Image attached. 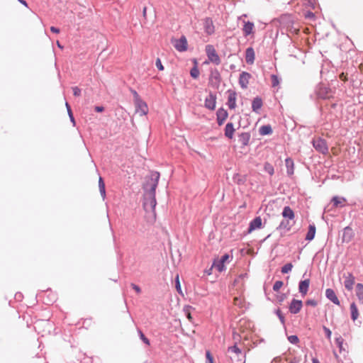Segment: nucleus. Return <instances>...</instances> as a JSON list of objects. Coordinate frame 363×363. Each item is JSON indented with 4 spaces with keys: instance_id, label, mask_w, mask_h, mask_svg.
Instances as JSON below:
<instances>
[{
    "instance_id": "ea45409f",
    "label": "nucleus",
    "mask_w": 363,
    "mask_h": 363,
    "mask_svg": "<svg viewBox=\"0 0 363 363\" xmlns=\"http://www.w3.org/2000/svg\"><path fill=\"white\" fill-rule=\"evenodd\" d=\"M275 313L278 316L281 324L283 325H285V318H284V315L282 314L281 310L279 308L277 309L275 311Z\"/></svg>"
},
{
    "instance_id": "774afa93",
    "label": "nucleus",
    "mask_w": 363,
    "mask_h": 363,
    "mask_svg": "<svg viewBox=\"0 0 363 363\" xmlns=\"http://www.w3.org/2000/svg\"><path fill=\"white\" fill-rule=\"evenodd\" d=\"M313 363H320V362H318V359H313Z\"/></svg>"
},
{
    "instance_id": "a18cd8bd",
    "label": "nucleus",
    "mask_w": 363,
    "mask_h": 363,
    "mask_svg": "<svg viewBox=\"0 0 363 363\" xmlns=\"http://www.w3.org/2000/svg\"><path fill=\"white\" fill-rule=\"evenodd\" d=\"M206 363H213V358L210 352V351L207 350L206 352Z\"/></svg>"
},
{
    "instance_id": "5fc2aeb1",
    "label": "nucleus",
    "mask_w": 363,
    "mask_h": 363,
    "mask_svg": "<svg viewBox=\"0 0 363 363\" xmlns=\"http://www.w3.org/2000/svg\"><path fill=\"white\" fill-rule=\"evenodd\" d=\"M336 342H337V345L339 347L340 350H341L342 349V345H343V340H342V337L337 338Z\"/></svg>"
},
{
    "instance_id": "c85d7f7f",
    "label": "nucleus",
    "mask_w": 363,
    "mask_h": 363,
    "mask_svg": "<svg viewBox=\"0 0 363 363\" xmlns=\"http://www.w3.org/2000/svg\"><path fill=\"white\" fill-rule=\"evenodd\" d=\"M316 228L314 224L310 225L308 227V233L306 235V240L308 241H311L313 240L315 235Z\"/></svg>"
},
{
    "instance_id": "58836bf2",
    "label": "nucleus",
    "mask_w": 363,
    "mask_h": 363,
    "mask_svg": "<svg viewBox=\"0 0 363 363\" xmlns=\"http://www.w3.org/2000/svg\"><path fill=\"white\" fill-rule=\"evenodd\" d=\"M264 168L265 172H267L270 175H272L274 173V169L273 166L269 163H265Z\"/></svg>"
},
{
    "instance_id": "49530a36",
    "label": "nucleus",
    "mask_w": 363,
    "mask_h": 363,
    "mask_svg": "<svg viewBox=\"0 0 363 363\" xmlns=\"http://www.w3.org/2000/svg\"><path fill=\"white\" fill-rule=\"evenodd\" d=\"M155 65L160 71L164 70V66L162 65L161 60L160 58H157L155 61Z\"/></svg>"
},
{
    "instance_id": "4d7b16f0",
    "label": "nucleus",
    "mask_w": 363,
    "mask_h": 363,
    "mask_svg": "<svg viewBox=\"0 0 363 363\" xmlns=\"http://www.w3.org/2000/svg\"><path fill=\"white\" fill-rule=\"evenodd\" d=\"M130 286L136 291L137 294H140L141 292V289L138 285L131 284Z\"/></svg>"
},
{
    "instance_id": "aec40b11",
    "label": "nucleus",
    "mask_w": 363,
    "mask_h": 363,
    "mask_svg": "<svg viewBox=\"0 0 363 363\" xmlns=\"http://www.w3.org/2000/svg\"><path fill=\"white\" fill-rule=\"evenodd\" d=\"M325 296L330 301H332L334 304L337 305V306L340 305V301H339L338 298L337 297L333 289H327L325 291Z\"/></svg>"
},
{
    "instance_id": "dca6fc26",
    "label": "nucleus",
    "mask_w": 363,
    "mask_h": 363,
    "mask_svg": "<svg viewBox=\"0 0 363 363\" xmlns=\"http://www.w3.org/2000/svg\"><path fill=\"white\" fill-rule=\"evenodd\" d=\"M228 113L227 111L220 108L217 111L216 116H217V123L218 125H221L223 124L224 121L228 118Z\"/></svg>"
},
{
    "instance_id": "a211bd4d",
    "label": "nucleus",
    "mask_w": 363,
    "mask_h": 363,
    "mask_svg": "<svg viewBox=\"0 0 363 363\" xmlns=\"http://www.w3.org/2000/svg\"><path fill=\"white\" fill-rule=\"evenodd\" d=\"M251 135L248 132L242 133L238 135V142L242 145V147L248 145Z\"/></svg>"
},
{
    "instance_id": "4c0bfd02",
    "label": "nucleus",
    "mask_w": 363,
    "mask_h": 363,
    "mask_svg": "<svg viewBox=\"0 0 363 363\" xmlns=\"http://www.w3.org/2000/svg\"><path fill=\"white\" fill-rule=\"evenodd\" d=\"M191 77L194 79H197L199 76V70L196 66L193 67L190 71Z\"/></svg>"
},
{
    "instance_id": "473e14b6",
    "label": "nucleus",
    "mask_w": 363,
    "mask_h": 363,
    "mask_svg": "<svg viewBox=\"0 0 363 363\" xmlns=\"http://www.w3.org/2000/svg\"><path fill=\"white\" fill-rule=\"evenodd\" d=\"M356 295L358 299L363 303V284H357L356 286Z\"/></svg>"
},
{
    "instance_id": "4be33fe9",
    "label": "nucleus",
    "mask_w": 363,
    "mask_h": 363,
    "mask_svg": "<svg viewBox=\"0 0 363 363\" xmlns=\"http://www.w3.org/2000/svg\"><path fill=\"white\" fill-rule=\"evenodd\" d=\"M224 135L228 139H233L234 133L235 132V128L232 123H228L225 128Z\"/></svg>"
},
{
    "instance_id": "37998d69",
    "label": "nucleus",
    "mask_w": 363,
    "mask_h": 363,
    "mask_svg": "<svg viewBox=\"0 0 363 363\" xmlns=\"http://www.w3.org/2000/svg\"><path fill=\"white\" fill-rule=\"evenodd\" d=\"M288 340L289 341L290 343L294 344V345H296L299 342V339H298V336L294 335L289 336Z\"/></svg>"
},
{
    "instance_id": "2eb2a0df",
    "label": "nucleus",
    "mask_w": 363,
    "mask_h": 363,
    "mask_svg": "<svg viewBox=\"0 0 363 363\" xmlns=\"http://www.w3.org/2000/svg\"><path fill=\"white\" fill-rule=\"evenodd\" d=\"M310 280L308 279L301 281L298 284V291L303 297L305 296L309 289Z\"/></svg>"
},
{
    "instance_id": "c9c22d12",
    "label": "nucleus",
    "mask_w": 363,
    "mask_h": 363,
    "mask_svg": "<svg viewBox=\"0 0 363 363\" xmlns=\"http://www.w3.org/2000/svg\"><path fill=\"white\" fill-rule=\"evenodd\" d=\"M233 182L238 184H243L245 182V178H243L241 175H240L239 174H235L233 177Z\"/></svg>"
},
{
    "instance_id": "c03bdc74",
    "label": "nucleus",
    "mask_w": 363,
    "mask_h": 363,
    "mask_svg": "<svg viewBox=\"0 0 363 363\" xmlns=\"http://www.w3.org/2000/svg\"><path fill=\"white\" fill-rule=\"evenodd\" d=\"M284 283L282 281H276L273 286V290L278 291L283 286Z\"/></svg>"
},
{
    "instance_id": "20e7f679",
    "label": "nucleus",
    "mask_w": 363,
    "mask_h": 363,
    "mask_svg": "<svg viewBox=\"0 0 363 363\" xmlns=\"http://www.w3.org/2000/svg\"><path fill=\"white\" fill-rule=\"evenodd\" d=\"M312 144L316 151L323 155H325L328 152V147L326 141L324 139L321 138L314 139L312 141Z\"/></svg>"
},
{
    "instance_id": "39448f33",
    "label": "nucleus",
    "mask_w": 363,
    "mask_h": 363,
    "mask_svg": "<svg viewBox=\"0 0 363 363\" xmlns=\"http://www.w3.org/2000/svg\"><path fill=\"white\" fill-rule=\"evenodd\" d=\"M229 258V255L225 254L220 259H215L212 267L216 268L219 272L224 271L225 269V262H227Z\"/></svg>"
},
{
    "instance_id": "393cba45",
    "label": "nucleus",
    "mask_w": 363,
    "mask_h": 363,
    "mask_svg": "<svg viewBox=\"0 0 363 363\" xmlns=\"http://www.w3.org/2000/svg\"><path fill=\"white\" fill-rule=\"evenodd\" d=\"M281 214L285 219H289L291 220H294L295 217L294 212L289 206H285Z\"/></svg>"
},
{
    "instance_id": "f03ea898",
    "label": "nucleus",
    "mask_w": 363,
    "mask_h": 363,
    "mask_svg": "<svg viewBox=\"0 0 363 363\" xmlns=\"http://www.w3.org/2000/svg\"><path fill=\"white\" fill-rule=\"evenodd\" d=\"M228 352L230 354V358L232 363H244L245 361V354L235 344L233 346L228 348Z\"/></svg>"
},
{
    "instance_id": "864d4df0",
    "label": "nucleus",
    "mask_w": 363,
    "mask_h": 363,
    "mask_svg": "<svg viewBox=\"0 0 363 363\" xmlns=\"http://www.w3.org/2000/svg\"><path fill=\"white\" fill-rule=\"evenodd\" d=\"M306 304L307 306H311L315 307V306H317L318 303H317V301H316L315 300H314V299H308V300H307V301H306Z\"/></svg>"
},
{
    "instance_id": "7c9ffc66",
    "label": "nucleus",
    "mask_w": 363,
    "mask_h": 363,
    "mask_svg": "<svg viewBox=\"0 0 363 363\" xmlns=\"http://www.w3.org/2000/svg\"><path fill=\"white\" fill-rule=\"evenodd\" d=\"M259 133L261 135H267L272 133V128L270 125H262L259 128Z\"/></svg>"
},
{
    "instance_id": "79ce46f5",
    "label": "nucleus",
    "mask_w": 363,
    "mask_h": 363,
    "mask_svg": "<svg viewBox=\"0 0 363 363\" xmlns=\"http://www.w3.org/2000/svg\"><path fill=\"white\" fill-rule=\"evenodd\" d=\"M271 79H272V85L273 87H275V86L279 85V77L277 75L272 74L271 76Z\"/></svg>"
},
{
    "instance_id": "603ef678",
    "label": "nucleus",
    "mask_w": 363,
    "mask_h": 363,
    "mask_svg": "<svg viewBox=\"0 0 363 363\" xmlns=\"http://www.w3.org/2000/svg\"><path fill=\"white\" fill-rule=\"evenodd\" d=\"M234 304L240 307L242 306V300L240 297H235L234 298Z\"/></svg>"
},
{
    "instance_id": "052dcab7",
    "label": "nucleus",
    "mask_w": 363,
    "mask_h": 363,
    "mask_svg": "<svg viewBox=\"0 0 363 363\" xmlns=\"http://www.w3.org/2000/svg\"><path fill=\"white\" fill-rule=\"evenodd\" d=\"M285 298V295L281 294V296H278V300L279 302H282Z\"/></svg>"
},
{
    "instance_id": "13d9d810",
    "label": "nucleus",
    "mask_w": 363,
    "mask_h": 363,
    "mask_svg": "<svg viewBox=\"0 0 363 363\" xmlns=\"http://www.w3.org/2000/svg\"><path fill=\"white\" fill-rule=\"evenodd\" d=\"M94 110L96 111V112H103L104 110V106H95L94 107Z\"/></svg>"
},
{
    "instance_id": "bf43d9fd",
    "label": "nucleus",
    "mask_w": 363,
    "mask_h": 363,
    "mask_svg": "<svg viewBox=\"0 0 363 363\" xmlns=\"http://www.w3.org/2000/svg\"><path fill=\"white\" fill-rule=\"evenodd\" d=\"M50 30L52 33H60V29L56 28V27H54V26L50 27Z\"/></svg>"
},
{
    "instance_id": "4468645a",
    "label": "nucleus",
    "mask_w": 363,
    "mask_h": 363,
    "mask_svg": "<svg viewBox=\"0 0 363 363\" xmlns=\"http://www.w3.org/2000/svg\"><path fill=\"white\" fill-rule=\"evenodd\" d=\"M251 78V74L247 72H242L240 74L239 84L242 89H246L249 84V80Z\"/></svg>"
},
{
    "instance_id": "cd10ccee",
    "label": "nucleus",
    "mask_w": 363,
    "mask_h": 363,
    "mask_svg": "<svg viewBox=\"0 0 363 363\" xmlns=\"http://www.w3.org/2000/svg\"><path fill=\"white\" fill-rule=\"evenodd\" d=\"M254 29V23L250 21L245 22L242 30L245 36H247L252 33Z\"/></svg>"
},
{
    "instance_id": "9d476101",
    "label": "nucleus",
    "mask_w": 363,
    "mask_h": 363,
    "mask_svg": "<svg viewBox=\"0 0 363 363\" xmlns=\"http://www.w3.org/2000/svg\"><path fill=\"white\" fill-rule=\"evenodd\" d=\"M302 307V301L294 298L289 304V309L291 313L296 314L300 312Z\"/></svg>"
},
{
    "instance_id": "8fccbe9b",
    "label": "nucleus",
    "mask_w": 363,
    "mask_h": 363,
    "mask_svg": "<svg viewBox=\"0 0 363 363\" xmlns=\"http://www.w3.org/2000/svg\"><path fill=\"white\" fill-rule=\"evenodd\" d=\"M73 94L75 96H79L81 95L82 90L78 86L72 87Z\"/></svg>"
},
{
    "instance_id": "7ed1b4c3",
    "label": "nucleus",
    "mask_w": 363,
    "mask_h": 363,
    "mask_svg": "<svg viewBox=\"0 0 363 363\" xmlns=\"http://www.w3.org/2000/svg\"><path fill=\"white\" fill-rule=\"evenodd\" d=\"M206 52L208 59L211 62H212L216 65H218L220 64V57L217 54V52L213 45H207L206 46Z\"/></svg>"
},
{
    "instance_id": "09e8293b",
    "label": "nucleus",
    "mask_w": 363,
    "mask_h": 363,
    "mask_svg": "<svg viewBox=\"0 0 363 363\" xmlns=\"http://www.w3.org/2000/svg\"><path fill=\"white\" fill-rule=\"evenodd\" d=\"M191 306H186L184 308V312L186 313V318L191 321L192 320V317L190 313Z\"/></svg>"
},
{
    "instance_id": "6ab92c4d",
    "label": "nucleus",
    "mask_w": 363,
    "mask_h": 363,
    "mask_svg": "<svg viewBox=\"0 0 363 363\" xmlns=\"http://www.w3.org/2000/svg\"><path fill=\"white\" fill-rule=\"evenodd\" d=\"M353 237H354V232H353L352 229L349 226L345 227L343 230L342 241L349 242L352 240Z\"/></svg>"
},
{
    "instance_id": "a878e982",
    "label": "nucleus",
    "mask_w": 363,
    "mask_h": 363,
    "mask_svg": "<svg viewBox=\"0 0 363 363\" xmlns=\"http://www.w3.org/2000/svg\"><path fill=\"white\" fill-rule=\"evenodd\" d=\"M262 100L259 97H255L254 98L252 102V109L254 112L258 113V111L260 110V108L262 106Z\"/></svg>"
},
{
    "instance_id": "3c124183",
    "label": "nucleus",
    "mask_w": 363,
    "mask_h": 363,
    "mask_svg": "<svg viewBox=\"0 0 363 363\" xmlns=\"http://www.w3.org/2000/svg\"><path fill=\"white\" fill-rule=\"evenodd\" d=\"M323 329L325 333V335L327 337L328 339H330L331 337V335H332V333H331V330L327 328L326 326H323Z\"/></svg>"
},
{
    "instance_id": "c756f323",
    "label": "nucleus",
    "mask_w": 363,
    "mask_h": 363,
    "mask_svg": "<svg viewBox=\"0 0 363 363\" xmlns=\"http://www.w3.org/2000/svg\"><path fill=\"white\" fill-rule=\"evenodd\" d=\"M351 312V318L353 321L356 320L359 316L358 308L354 302H352L350 306Z\"/></svg>"
},
{
    "instance_id": "a19ab883",
    "label": "nucleus",
    "mask_w": 363,
    "mask_h": 363,
    "mask_svg": "<svg viewBox=\"0 0 363 363\" xmlns=\"http://www.w3.org/2000/svg\"><path fill=\"white\" fill-rule=\"evenodd\" d=\"M140 340L147 345H150V340L145 336L143 333L140 330H138Z\"/></svg>"
},
{
    "instance_id": "6e6552de",
    "label": "nucleus",
    "mask_w": 363,
    "mask_h": 363,
    "mask_svg": "<svg viewBox=\"0 0 363 363\" xmlns=\"http://www.w3.org/2000/svg\"><path fill=\"white\" fill-rule=\"evenodd\" d=\"M174 47L179 52H184L187 50L188 43L186 37L182 35L180 38L175 40Z\"/></svg>"
},
{
    "instance_id": "1a4fd4ad",
    "label": "nucleus",
    "mask_w": 363,
    "mask_h": 363,
    "mask_svg": "<svg viewBox=\"0 0 363 363\" xmlns=\"http://www.w3.org/2000/svg\"><path fill=\"white\" fill-rule=\"evenodd\" d=\"M203 26L204 31L207 35H211L213 33H214L215 27H214V25L213 23V21L211 18L207 17L203 19Z\"/></svg>"
},
{
    "instance_id": "de8ad7c7",
    "label": "nucleus",
    "mask_w": 363,
    "mask_h": 363,
    "mask_svg": "<svg viewBox=\"0 0 363 363\" xmlns=\"http://www.w3.org/2000/svg\"><path fill=\"white\" fill-rule=\"evenodd\" d=\"M175 284H176L177 291H178V293L181 294L182 293V289H181V285H180V282H179V275H177L176 277Z\"/></svg>"
},
{
    "instance_id": "0eeeda50",
    "label": "nucleus",
    "mask_w": 363,
    "mask_h": 363,
    "mask_svg": "<svg viewBox=\"0 0 363 363\" xmlns=\"http://www.w3.org/2000/svg\"><path fill=\"white\" fill-rule=\"evenodd\" d=\"M315 92L317 96L320 99H326L332 96L331 89L324 85H319L316 88Z\"/></svg>"
},
{
    "instance_id": "69168bd1",
    "label": "nucleus",
    "mask_w": 363,
    "mask_h": 363,
    "mask_svg": "<svg viewBox=\"0 0 363 363\" xmlns=\"http://www.w3.org/2000/svg\"><path fill=\"white\" fill-rule=\"evenodd\" d=\"M57 46H58V48H60V49H62V48H63V47L61 45V44L60 43V42H59V41H57Z\"/></svg>"
},
{
    "instance_id": "6e6d98bb",
    "label": "nucleus",
    "mask_w": 363,
    "mask_h": 363,
    "mask_svg": "<svg viewBox=\"0 0 363 363\" xmlns=\"http://www.w3.org/2000/svg\"><path fill=\"white\" fill-rule=\"evenodd\" d=\"M131 93L134 96L135 102L140 99V96L138 95V92L135 90H131Z\"/></svg>"
},
{
    "instance_id": "412c9836",
    "label": "nucleus",
    "mask_w": 363,
    "mask_h": 363,
    "mask_svg": "<svg viewBox=\"0 0 363 363\" xmlns=\"http://www.w3.org/2000/svg\"><path fill=\"white\" fill-rule=\"evenodd\" d=\"M228 93L227 104L230 109H234L236 107V93L230 90L228 91Z\"/></svg>"
},
{
    "instance_id": "9b49d317",
    "label": "nucleus",
    "mask_w": 363,
    "mask_h": 363,
    "mask_svg": "<svg viewBox=\"0 0 363 363\" xmlns=\"http://www.w3.org/2000/svg\"><path fill=\"white\" fill-rule=\"evenodd\" d=\"M136 112L140 116H145L148 113V107L144 101L141 99L135 101Z\"/></svg>"
},
{
    "instance_id": "f3484780",
    "label": "nucleus",
    "mask_w": 363,
    "mask_h": 363,
    "mask_svg": "<svg viewBox=\"0 0 363 363\" xmlns=\"http://www.w3.org/2000/svg\"><path fill=\"white\" fill-rule=\"evenodd\" d=\"M255 54L252 47L247 48L245 50V61L249 65H252L255 62Z\"/></svg>"
},
{
    "instance_id": "2f4dec72",
    "label": "nucleus",
    "mask_w": 363,
    "mask_h": 363,
    "mask_svg": "<svg viewBox=\"0 0 363 363\" xmlns=\"http://www.w3.org/2000/svg\"><path fill=\"white\" fill-rule=\"evenodd\" d=\"M346 201L344 197L334 196L332 199L333 204L335 207H342L344 206L343 203Z\"/></svg>"
},
{
    "instance_id": "f704fd0d",
    "label": "nucleus",
    "mask_w": 363,
    "mask_h": 363,
    "mask_svg": "<svg viewBox=\"0 0 363 363\" xmlns=\"http://www.w3.org/2000/svg\"><path fill=\"white\" fill-rule=\"evenodd\" d=\"M65 106H66V108H67V113H68L69 117L70 118V121L73 123V125H75V120H74V116H73L71 107H70L69 104L67 102L65 103Z\"/></svg>"
},
{
    "instance_id": "ddd939ff",
    "label": "nucleus",
    "mask_w": 363,
    "mask_h": 363,
    "mask_svg": "<svg viewBox=\"0 0 363 363\" xmlns=\"http://www.w3.org/2000/svg\"><path fill=\"white\" fill-rule=\"evenodd\" d=\"M344 286L345 289L348 291H351L353 289L355 280L354 275L352 273H347V274H344Z\"/></svg>"
},
{
    "instance_id": "72a5a7b5",
    "label": "nucleus",
    "mask_w": 363,
    "mask_h": 363,
    "mask_svg": "<svg viewBox=\"0 0 363 363\" xmlns=\"http://www.w3.org/2000/svg\"><path fill=\"white\" fill-rule=\"evenodd\" d=\"M99 188L100 194H101V196L103 197V199H104L106 197V189H105V184L101 177H99Z\"/></svg>"
},
{
    "instance_id": "e2e57ef3",
    "label": "nucleus",
    "mask_w": 363,
    "mask_h": 363,
    "mask_svg": "<svg viewBox=\"0 0 363 363\" xmlns=\"http://www.w3.org/2000/svg\"><path fill=\"white\" fill-rule=\"evenodd\" d=\"M21 4H22L23 5H24L25 6H28V4L27 2L25 1V0H18Z\"/></svg>"
},
{
    "instance_id": "f8f14e48",
    "label": "nucleus",
    "mask_w": 363,
    "mask_h": 363,
    "mask_svg": "<svg viewBox=\"0 0 363 363\" xmlns=\"http://www.w3.org/2000/svg\"><path fill=\"white\" fill-rule=\"evenodd\" d=\"M216 96L215 94L211 92L205 99L204 106L209 110H214L216 108Z\"/></svg>"
},
{
    "instance_id": "f257e3e1",
    "label": "nucleus",
    "mask_w": 363,
    "mask_h": 363,
    "mask_svg": "<svg viewBox=\"0 0 363 363\" xmlns=\"http://www.w3.org/2000/svg\"><path fill=\"white\" fill-rule=\"evenodd\" d=\"M160 177V174L158 172H151L150 176L146 178L143 185V208L146 213H152L154 218H155V206L157 204L155 190L157 187Z\"/></svg>"
},
{
    "instance_id": "0e129e2a",
    "label": "nucleus",
    "mask_w": 363,
    "mask_h": 363,
    "mask_svg": "<svg viewBox=\"0 0 363 363\" xmlns=\"http://www.w3.org/2000/svg\"><path fill=\"white\" fill-rule=\"evenodd\" d=\"M340 78L341 79H342V80H345V79H346V78H345V77L344 76V74H343V73L340 74Z\"/></svg>"
},
{
    "instance_id": "e433bc0d",
    "label": "nucleus",
    "mask_w": 363,
    "mask_h": 363,
    "mask_svg": "<svg viewBox=\"0 0 363 363\" xmlns=\"http://www.w3.org/2000/svg\"><path fill=\"white\" fill-rule=\"evenodd\" d=\"M293 264L291 263H287L281 267V272L283 274H287L291 271Z\"/></svg>"
},
{
    "instance_id": "5701e85b",
    "label": "nucleus",
    "mask_w": 363,
    "mask_h": 363,
    "mask_svg": "<svg viewBox=\"0 0 363 363\" xmlns=\"http://www.w3.org/2000/svg\"><path fill=\"white\" fill-rule=\"evenodd\" d=\"M262 225V219L260 217H256L250 223L248 231L250 233L256 229H258Z\"/></svg>"
},
{
    "instance_id": "423d86ee",
    "label": "nucleus",
    "mask_w": 363,
    "mask_h": 363,
    "mask_svg": "<svg viewBox=\"0 0 363 363\" xmlns=\"http://www.w3.org/2000/svg\"><path fill=\"white\" fill-rule=\"evenodd\" d=\"M221 81V77L220 72L217 69H211L210 77H209V84L213 87L218 88L220 85Z\"/></svg>"
},
{
    "instance_id": "b1692460",
    "label": "nucleus",
    "mask_w": 363,
    "mask_h": 363,
    "mask_svg": "<svg viewBox=\"0 0 363 363\" xmlns=\"http://www.w3.org/2000/svg\"><path fill=\"white\" fill-rule=\"evenodd\" d=\"M285 165H286V173H287V174L289 175V176L294 174V160L291 158H290V157H287L285 160Z\"/></svg>"
},
{
    "instance_id": "338daca9",
    "label": "nucleus",
    "mask_w": 363,
    "mask_h": 363,
    "mask_svg": "<svg viewBox=\"0 0 363 363\" xmlns=\"http://www.w3.org/2000/svg\"><path fill=\"white\" fill-rule=\"evenodd\" d=\"M306 16H308V17L314 16V14L312 12H308V13Z\"/></svg>"
},
{
    "instance_id": "680f3d73",
    "label": "nucleus",
    "mask_w": 363,
    "mask_h": 363,
    "mask_svg": "<svg viewBox=\"0 0 363 363\" xmlns=\"http://www.w3.org/2000/svg\"><path fill=\"white\" fill-rule=\"evenodd\" d=\"M146 15H147V8L144 7L143 9V16H144V18H146Z\"/></svg>"
},
{
    "instance_id": "bb28decb",
    "label": "nucleus",
    "mask_w": 363,
    "mask_h": 363,
    "mask_svg": "<svg viewBox=\"0 0 363 363\" xmlns=\"http://www.w3.org/2000/svg\"><path fill=\"white\" fill-rule=\"evenodd\" d=\"M290 220H289V219H284L283 220L280 224L279 225V226L277 228V230H284L286 231H289L290 230V229L291 228L293 224L290 223Z\"/></svg>"
}]
</instances>
